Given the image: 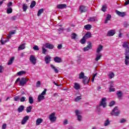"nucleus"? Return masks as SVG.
Masks as SVG:
<instances>
[{
    "mask_svg": "<svg viewBox=\"0 0 129 129\" xmlns=\"http://www.w3.org/2000/svg\"><path fill=\"white\" fill-rule=\"evenodd\" d=\"M46 52H47V49H45V47H44V46H43L42 47V54H44V55H46Z\"/></svg>",
    "mask_w": 129,
    "mask_h": 129,
    "instance_id": "obj_46",
    "label": "nucleus"
},
{
    "mask_svg": "<svg viewBox=\"0 0 129 129\" xmlns=\"http://www.w3.org/2000/svg\"><path fill=\"white\" fill-rule=\"evenodd\" d=\"M86 42V39H85L84 36H83V37L82 38V39L80 41V43H81V44L84 45V44Z\"/></svg>",
    "mask_w": 129,
    "mask_h": 129,
    "instance_id": "obj_44",
    "label": "nucleus"
},
{
    "mask_svg": "<svg viewBox=\"0 0 129 129\" xmlns=\"http://www.w3.org/2000/svg\"><path fill=\"white\" fill-rule=\"evenodd\" d=\"M110 19H111V15L107 14L106 20H105V24H107L108 21H110Z\"/></svg>",
    "mask_w": 129,
    "mask_h": 129,
    "instance_id": "obj_21",
    "label": "nucleus"
},
{
    "mask_svg": "<svg viewBox=\"0 0 129 129\" xmlns=\"http://www.w3.org/2000/svg\"><path fill=\"white\" fill-rule=\"evenodd\" d=\"M116 95L118 96V99H121V97H122V91H117Z\"/></svg>",
    "mask_w": 129,
    "mask_h": 129,
    "instance_id": "obj_19",
    "label": "nucleus"
},
{
    "mask_svg": "<svg viewBox=\"0 0 129 129\" xmlns=\"http://www.w3.org/2000/svg\"><path fill=\"white\" fill-rule=\"evenodd\" d=\"M17 19V16H13L11 18V21H16Z\"/></svg>",
    "mask_w": 129,
    "mask_h": 129,
    "instance_id": "obj_59",
    "label": "nucleus"
},
{
    "mask_svg": "<svg viewBox=\"0 0 129 129\" xmlns=\"http://www.w3.org/2000/svg\"><path fill=\"white\" fill-rule=\"evenodd\" d=\"M109 84H110L109 87H114V84L113 82H110Z\"/></svg>",
    "mask_w": 129,
    "mask_h": 129,
    "instance_id": "obj_55",
    "label": "nucleus"
},
{
    "mask_svg": "<svg viewBox=\"0 0 129 129\" xmlns=\"http://www.w3.org/2000/svg\"><path fill=\"white\" fill-rule=\"evenodd\" d=\"M115 12H116V14L118 16H119V17H121L122 18H123V17L126 15V13L125 12H120L117 10H116Z\"/></svg>",
    "mask_w": 129,
    "mask_h": 129,
    "instance_id": "obj_8",
    "label": "nucleus"
},
{
    "mask_svg": "<svg viewBox=\"0 0 129 129\" xmlns=\"http://www.w3.org/2000/svg\"><path fill=\"white\" fill-rule=\"evenodd\" d=\"M85 76H84V73L81 72L79 75V79H82Z\"/></svg>",
    "mask_w": 129,
    "mask_h": 129,
    "instance_id": "obj_43",
    "label": "nucleus"
},
{
    "mask_svg": "<svg viewBox=\"0 0 129 129\" xmlns=\"http://www.w3.org/2000/svg\"><path fill=\"white\" fill-rule=\"evenodd\" d=\"M25 74H26V72L24 71H21L17 73L18 76H22V75H25Z\"/></svg>",
    "mask_w": 129,
    "mask_h": 129,
    "instance_id": "obj_32",
    "label": "nucleus"
},
{
    "mask_svg": "<svg viewBox=\"0 0 129 129\" xmlns=\"http://www.w3.org/2000/svg\"><path fill=\"white\" fill-rule=\"evenodd\" d=\"M46 91H47V89H44V91L41 93V94H40L41 95H45V94H46Z\"/></svg>",
    "mask_w": 129,
    "mask_h": 129,
    "instance_id": "obj_58",
    "label": "nucleus"
},
{
    "mask_svg": "<svg viewBox=\"0 0 129 129\" xmlns=\"http://www.w3.org/2000/svg\"><path fill=\"white\" fill-rule=\"evenodd\" d=\"M12 38V35L11 34L7 36V39L5 41H3V39H1V44L2 45H5L7 42H9L10 39Z\"/></svg>",
    "mask_w": 129,
    "mask_h": 129,
    "instance_id": "obj_10",
    "label": "nucleus"
},
{
    "mask_svg": "<svg viewBox=\"0 0 129 129\" xmlns=\"http://www.w3.org/2000/svg\"><path fill=\"white\" fill-rule=\"evenodd\" d=\"M35 6H36V2L35 1H32L30 6V9H33V8H34L35 7Z\"/></svg>",
    "mask_w": 129,
    "mask_h": 129,
    "instance_id": "obj_39",
    "label": "nucleus"
},
{
    "mask_svg": "<svg viewBox=\"0 0 129 129\" xmlns=\"http://www.w3.org/2000/svg\"><path fill=\"white\" fill-rule=\"evenodd\" d=\"M102 12H105V11H106V6L104 5L102 6Z\"/></svg>",
    "mask_w": 129,
    "mask_h": 129,
    "instance_id": "obj_49",
    "label": "nucleus"
},
{
    "mask_svg": "<svg viewBox=\"0 0 129 129\" xmlns=\"http://www.w3.org/2000/svg\"><path fill=\"white\" fill-rule=\"evenodd\" d=\"M76 114L77 116V119L79 121H81L82 120V116L80 115V113H79V111L78 110H76Z\"/></svg>",
    "mask_w": 129,
    "mask_h": 129,
    "instance_id": "obj_6",
    "label": "nucleus"
},
{
    "mask_svg": "<svg viewBox=\"0 0 129 129\" xmlns=\"http://www.w3.org/2000/svg\"><path fill=\"white\" fill-rule=\"evenodd\" d=\"M33 49L35 50V51H39V47L37 45H35L33 47Z\"/></svg>",
    "mask_w": 129,
    "mask_h": 129,
    "instance_id": "obj_51",
    "label": "nucleus"
},
{
    "mask_svg": "<svg viewBox=\"0 0 129 129\" xmlns=\"http://www.w3.org/2000/svg\"><path fill=\"white\" fill-rule=\"evenodd\" d=\"M75 85L74 86V88H75V89H76V90H78V89H80V85L77 83H75Z\"/></svg>",
    "mask_w": 129,
    "mask_h": 129,
    "instance_id": "obj_23",
    "label": "nucleus"
},
{
    "mask_svg": "<svg viewBox=\"0 0 129 129\" xmlns=\"http://www.w3.org/2000/svg\"><path fill=\"white\" fill-rule=\"evenodd\" d=\"M22 9L23 10V12H26V11H27V10L28 9V6H27V4H23L22 6Z\"/></svg>",
    "mask_w": 129,
    "mask_h": 129,
    "instance_id": "obj_37",
    "label": "nucleus"
},
{
    "mask_svg": "<svg viewBox=\"0 0 129 129\" xmlns=\"http://www.w3.org/2000/svg\"><path fill=\"white\" fill-rule=\"evenodd\" d=\"M129 26V24L127 22H124V28H127Z\"/></svg>",
    "mask_w": 129,
    "mask_h": 129,
    "instance_id": "obj_54",
    "label": "nucleus"
},
{
    "mask_svg": "<svg viewBox=\"0 0 129 129\" xmlns=\"http://www.w3.org/2000/svg\"><path fill=\"white\" fill-rule=\"evenodd\" d=\"M84 37L86 39H89V38H91V33H90V32H87Z\"/></svg>",
    "mask_w": 129,
    "mask_h": 129,
    "instance_id": "obj_20",
    "label": "nucleus"
},
{
    "mask_svg": "<svg viewBox=\"0 0 129 129\" xmlns=\"http://www.w3.org/2000/svg\"><path fill=\"white\" fill-rule=\"evenodd\" d=\"M9 34H10V35H15V34H16V30H14V31H10V32H9Z\"/></svg>",
    "mask_w": 129,
    "mask_h": 129,
    "instance_id": "obj_61",
    "label": "nucleus"
},
{
    "mask_svg": "<svg viewBox=\"0 0 129 129\" xmlns=\"http://www.w3.org/2000/svg\"><path fill=\"white\" fill-rule=\"evenodd\" d=\"M108 77L110 79L113 78V77H114V73H113V72L110 73L108 75Z\"/></svg>",
    "mask_w": 129,
    "mask_h": 129,
    "instance_id": "obj_40",
    "label": "nucleus"
},
{
    "mask_svg": "<svg viewBox=\"0 0 129 129\" xmlns=\"http://www.w3.org/2000/svg\"><path fill=\"white\" fill-rule=\"evenodd\" d=\"M25 108V107L24 106L21 105L18 108V112H22L23 111L24 109Z\"/></svg>",
    "mask_w": 129,
    "mask_h": 129,
    "instance_id": "obj_31",
    "label": "nucleus"
},
{
    "mask_svg": "<svg viewBox=\"0 0 129 129\" xmlns=\"http://www.w3.org/2000/svg\"><path fill=\"white\" fill-rule=\"evenodd\" d=\"M28 119H29V116H25L21 122L22 124H25V123L27 122V121L28 120Z\"/></svg>",
    "mask_w": 129,
    "mask_h": 129,
    "instance_id": "obj_17",
    "label": "nucleus"
},
{
    "mask_svg": "<svg viewBox=\"0 0 129 129\" xmlns=\"http://www.w3.org/2000/svg\"><path fill=\"white\" fill-rule=\"evenodd\" d=\"M102 49H103V46L101 45H100L97 49V53L99 54L100 51H102Z\"/></svg>",
    "mask_w": 129,
    "mask_h": 129,
    "instance_id": "obj_26",
    "label": "nucleus"
},
{
    "mask_svg": "<svg viewBox=\"0 0 129 129\" xmlns=\"http://www.w3.org/2000/svg\"><path fill=\"white\" fill-rule=\"evenodd\" d=\"M45 47L48 49H53L54 48V45L50 43L45 44Z\"/></svg>",
    "mask_w": 129,
    "mask_h": 129,
    "instance_id": "obj_22",
    "label": "nucleus"
},
{
    "mask_svg": "<svg viewBox=\"0 0 129 129\" xmlns=\"http://www.w3.org/2000/svg\"><path fill=\"white\" fill-rule=\"evenodd\" d=\"M38 102H40L41 100H43V99H45V96L42 95H39L38 97Z\"/></svg>",
    "mask_w": 129,
    "mask_h": 129,
    "instance_id": "obj_27",
    "label": "nucleus"
},
{
    "mask_svg": "<svg viewBox=\"0 0 129 129\" xmlns=\"http://www.w3.org/2000/svg\"><path fill=\"white\" fill-rule=\"evenodd\" d=\"M54 61L56 63H61V62H62V58L58 56H56L54 58Z\"/></svg>",
    "mask_w": 129,
    "mask_h": 129,
    "instance_id": "obj_16",
    "label": "nucleus"
},
{
    "mask_svg": "<svg viewBox=\"0 0 129 129\" xmlns=\"http://www.w3.org/2000/svg\"><path fill=\"white\" fill-rule=\"evenodd\" d=\"M99 106H103L104 108L106 106V98H103L101 99Z\"/></svg>",
    "mask_w": 129,
    "mask_h": 129,
    "instance_id": "obj_4",
    "label": "nucleus"
},
{
    "mask_svg": "<svg viewBox=\"0 0 129 129\" xmlns=\"http://www.w3.org/2000/svg\"><path fill=\"white\" fill-rule=\"evenodd\" d=\"M127 52H126V53L125 54V65H128V62H129V56H127Z\"/></svg>",
    "mask_w": 129,
    "mask_h": 129,
    "instance_id": "obj_18",
    "label": "nucleus"
},
{
    "mask_svg": "<svg viewBox=\"0 0 129 129\" xmlns=\"http://www.w3.org/2000/svg\"><path fill=\"white\" fill-rule=\"evenodd\" d=\"M14 100H15V101H18L20 100V97H19V96L15 97L14 98Z\"/></svg>",
    "mask_w": 129,
    "mask_h": 129,
    "instance_id": "obj_60",
    "label": "nucleus"
},
{
    "mask_svg": "<svg viewBox=\"0 0 129 129\" xmlns=\"http://www.w3.org/2000/svg\"><path fill=\"white\" fill-rule=\"evenodd\" d=\"M110 123V121H109V119H107L105 121V122L104 123V126H107V125H109Z\"/></svg>",
    "mask_w": 129,
    "mask_h": 129,
    "instance_id": "obj_33",
    "label": "nucleus"
},
{
    "mask_svg": "<svg viewBox=\"0 0 129 129\" xmlns=\"http://www.w3.org/2000/svg\"><path fill=\"white\" fill-rule=\"evenodd\" d=\"M119 112H120V111H119V110H118V108L116 106L112 110V112H111V115H115V116H118Z\"/></svg>",
    "mask_w": 129,
    "mask_h": 129,
    "instance_id": "obj_2",
    "label": "nucleus"
},
{
    "mask_svg": "<svg viewBox=\"0 0 129 129\" xmlns=\"http://www.w3.org/2000/svg\"><path fill=\"white\" fill-rule=\"evenodd\" d=\"M49 119L50 121H55L57 119V117L55 116V112L52 113L49 116Z\"/></svg>",
    "mask_w": 129,
    "mask_h": 129,
    "instance_id": "obj_5",
    "label": "nucleus"
},
{
    "mask_svg": "<svg viewBox=\"0 0 129 129\" xmlns=\"http://www.w3.org/2000/svg\"><path fill=\"white\" fill-rule=\"evenodd\" d=\"M20 81L19 82V85L20 86H24L27 84V82L29 81V79H26V78H22L21 79L20 78H18L16 81V83H18V82Z\"/></svg>",
    "mask_w": 129,
    "mask_h": 129,
    "instance_id": "obj_1",
    "label": "nucleus"
},
{
    "mask_svg": "<svg viewBox=\"0 0 129 129\" xmlns=\"http://www.w3.org/2000/svg\"><path fill=\"white\" fill-rule=\"evenodd\" d=\"M44 13V9H40L37 13V16L38 17H40L41 16V14H43Z\"/></svg>",
    "mask_w": 129,
    "mask_h": 129,
    "instance_id": "obj_34",
    "label": "nucleus"
},
{
    "mask_svg": "<svg viewBox=\"0 0 129 129\" xmlns=\"http://www.w3.org/2000/svg\"><path fill=\"white\" fill-rule=\"evenodd\" d=\"M122 47H123V48H127V49H128V43L124 42L122 44Z\"/></svg>",
    "mask_w": 129,
    "mask_h": 129,
    "instance_id": "obj_38",
    "label": "nucleus"
},
{
    "mask_svg": "<svg viewBox=\"0 0 129 129\" xmlns=\"http://www.w3.org/2000/svg\"><path fill=\"white\" fill-rule=\"evenodd\" d=\"M56 8L59 10H63V9L67 8V5L66 4H58L57 5Z\"/></svg>",
    "mask_w": 129,
    "mask_h": 129,
    "instance_id": "obj_11",
    "label": "nucleus"
},
{
    "mask_svg": "<svg viewBox=\"0 0 129 129\" xmlns=\"http://www.w3.org/2000/svg\"><path fill=\"white\" fill-rule=\"evenodd\" d=\"M88 45L87 46V47L84 48V52H86V51H88L90 49H91L92 45H91V42L90 41L88 42Z\"/></svg>",
    "mask_w": 129,
    "mask_h": 129,
    "instance_id": "obj_12",
    "label": "nucleus"
},
{
    "mask_svg": "<svg viewBox=\"0 0 129 129\" xmlns=\"http://www.w3.org/2000/svg\"><path fill=\"white\" fill-rule=\"evenodd\" d=\"M5 70L4 67L2 66H0V73H3L4 72V71Z\"/></svg>",
    "mask_w": 129,
    "mask_h": 129,
    "instance_id": "obj_48",
    "label": "nucleus"
},
{
    "mask_svg": "<svg viewBox=\"0 0 129 129\" xmlns=\"http://www.w3.org/2000/svg\"><path fill=\"white\" fill-rule=\"evenodd\" d=\"M109 90L110 92H114V91H115V89L113 87H109Z\"/></svg>",
    "mask_w": 129,
    "mask_h": 129,
    "instance_id": "obj_47",
    "label": "nucleus"
},
{
    "mask_svg": "<svg viewBox=\"0 0 129 129\" xmlns=\"http://www.w3.org/2000/svg\"><path fill=\"white\" fill-rule=\"evenodd\" d=\"M32 108H33V107L32 106H30L29 107H27L26 108V111L27 113L31 112V111L32 110Z\"/></svg>",
    "mask_w": 129,
    "mask_h": 129,
    "instance_id": "obj_41",
    "label": "nucleus"
},
{
    "mask_svg": "<svg viewBox=\"0 0 129 129\" xmlns=\"http://www.w3.org/2000/svg\"><path fill=\"white\" fill-rule=\"evenodd\" d=\"M96 58H95V61H96V62H97V61H98V60H100V58H101V57L102 56V55H101V53H98L96 54Z\"/></svg>",
    "mask_w": 129,
    "mask_h": 129,
    "instance_id": "obj_25",
    "label": "nucleus"
},
{
    "mask_svg": "<svg viewBox=\"0 0 129 129\" xmlns=\"http://www.w3.org/2000/svg\"><path fill=\"white\" fill-rule=\"evenodd\" d=\"M79 11L81 12V13H86V12H87V8L83 5H82L80 7Z\"/></svg>",
    "mask_w": 129,
    "mask_h": 129,
    "instance_id": "obj_7",
    "label": "nucleus"
},
{
    "mask_svg": "<svg viewBox=\"0 0 129 129\" xmlns=\"http://www.w3.org/2000/svg\"><path fill=\"white\" fill-rule=\"evenodd\" d=\"M14 60H15V57H12L8 62V65H12V64L13 63V62H14Z\"/></svg>",
    "mask_w": 129,
    "mask_h": 129,
    "instance_id": "obj_42",
    "label": "nucleus"
},
{
    "mask_svg": "<svg viewBox=\"0 0 129 129\" xmlns=\"http://www.w3.org/2000/svg\"><path fill=\"white\" fill-rule=\"evenodd\" d=\"M28 101H29V103H30V104H33V103H34V99L33 98V97H32V96L29 97Z\"/></svg>",
    "mask_w": 129,
    "mask_h": 129,
    "instance_id": "obj_29",
    "label": "nucleus"
},
{
    "mask_svg": "<svg viewBox=\"0 0 129 129\" xmlns=\"http://www.w3.org/2000/svg\"><path fill=\"white\" fill-rule=\"evenodd\" d=\"M42 122H43V119L39 118L36 120V125H39V124L42 123Z\"/></svg>",
    "mask_w": 129,
    "mask_h": 129,
    "instance_id": "obj_24",
    "label": "nucleus"
},
{
    "mask_svg": "<svg viewBox=\"0 0 129 129\" xmlns=\"http://www.w3.org/2000/svg\"><path fill=\"white\" fill-rule=\"evenodd\" d=\"M7 127V124L4 123L2 126V129H6Z\"/></svg>",
    "mask_w": 129,
    "mask_h": 129,
    "instance_id": "obj_62",
    "label": "nucleus"
},
{
    "mask_svg": "<svg viewBox=\"0 0 129 129\" xmlns=\"http://www.w3.org/2000/svg\"><path fill=\"white\" fill-rule=\"evenodd\" d=\"M13 13V9L11 8H9L7 9V14H12Z\"/></svg>",
    "mask_w": 129,
    "mask_h": 129,
    "instance_id": "obj_45",
    "label": "nucleus"
},
{
    "mask_svg": "<svg viewBox=\"0 0 129 129\" xmlns=\"http://www.w3.org/2000/svg\"><path fill=\"white\" fill-rule=\"evenodd\" d=\"M40 85H41V82H40V81H37L36 84V87H40Z\"/></svg>",
    "mask_w": 129,
    "mask_h": 129,
    "instance_id": "obj_52",
    "label": "nucleus"
},
{
    "mask_svg": "<svg viewBox=\"0 0 129 129\" xmlns=\"http://www.w3.org/2000/svg\"><path fill=\"white\" fill-rule=\"evenodd\" d=\"M29 60L33 65H36V63H37V58H36L35 56L33 55H30Z\"/></svg>",
    "mask_w": 129,
    "mask_h": 129,
    "instance_id": "obj_3",
    "label": "nucleus"
},
{
    "mask_svg": "<svg viewBox=\"0 0 129 129\" xmlns=\"http://www.w3.org/2000/svg\"><path fill=\"white\" fill-rule=\"evenodd\" d=\"M26 100V98L25 97H22L20 99L21 102H24Z\"/></svg>",
    "mask_w": 129,
    "mask_h": 129,
    "instance_id": "obj_53",
    "label": "nucleus"
},
{
    "mask_svg": "<svg viewBox=\"0 0 129 129\" xmlns=\"http://www.w3.org/2000/svg\"><path fill=\"white\" fill-rule=\"evenodd\" d=\"M77 37V34H76V33H73L72 34V36H71L72 39H73V40H76Z\"/></svg>",
    "mask_w": 129,
    "mask_h": 129,
    "instance_id": "obj_36",
    "label": "nucleus"
},
{
    "mask_svg": "<svg viewBox=\"0 0 129 129\" xmlns=\"http://www.w3.org/2000/svg\"><path fill=\"white\" fill-rule=\"evenodd\" d=\"M83 79V83L84 84H88L89 83V79L86 76H84V78H82Z\"/></svg>",
    "mask_w": 129,
    "mask_h": 129,
    "instance_id": "obj_13",
    "label": "nucleus"
},
{
    "mask_svg": "<svg viewBox=\"0 0 129 129\" xmlns=\"http://www.w3.org/2000/svg\"><path fill=\"white\" fill-rule=\"evenodd\" d=\"M88 21L89 22H98V19H97L96 17H91L89 18Z\"/></svg>",
    "mask_w": 129,
    "mask_h": 129,
    "instance_id": "obj_14",
    "label": "nucleus"
},
{
    "mask_svg": "<svg viewBox=\"0 0 129 129\" xmlns=\"http://www.w3.org/2000/svg\"><path fill=\"white\" fill-rule=\"evenodd\" d=\"M50 67H51L52 69H53L54 72L56 73H58L59 72V70L58 69H56V67L55 66H53V64H50Z\"/></svg>",
    "mask_w": 129,
    "mask_h": 129,
    "instance_id": "obj_35",
    "label": "nucleus"
},
{
    "mask_svg": "<svg viewBox=\"0 0 129 129\" xmlns=\"http://www.w3.org/2000/svg\"><path fill=\"white\" fill-rule=\"evenodd\" d=\"M115 103V102H114V101H112L110 103L109 106H113V105H114Z\"/></svg>",
    "mask_w": 129,
    "mask_h": 129,
    "instance_id": "obj_50",
    "label": "nucleus"
},
{
    "mask_svg": "<svg viewBox=\"0 0 129 129\" xmlns=\"http://www.w3.org/2000/svg\"><path fill=\"white\" fill-rule=\"evenodd\" d=\"M81 99V97L80 96H78L77 98L75 99V101H79Z\"/></svg>",
    "mask_w": 129,
    "mask_h": 129,
    "instance_id": "obj_57",
    "label": "nucleus"
},
{
    "mask_svg": "<svg viewBox=\"0 0 129 129\" xmlns=\"http://www.w3.org/2000/svg\"><path fill=\"white\" fill-rule=\"evenodd\" d=\"M45 61L46 64H49L50 63V61H51V56L49 55H46L45 57Z\"/></svg>",
    "mask_w": 129,
    "mask_h": 129,
    "instance_id": "obj_15",
    "label": "nucleus"
},
{
    "mask_svg": "<svg viewBox=\"0 0 129 129\" xmlns=\"http://www.w3.org/2000/svg\"><path fill=\"white\" fill-rule=\"evenodd\" d=\"M115 34V30H110L108 31L107 33V37H111L113 36Z\"/></svg>",
    "mask_w": 129,
    "mask_h": 129,
    "instance_id": "obj_9",
    "label": "nucleus"
},
{
    "mask_svg": "<svg viewBox=\"0 0 129 129\" xmlns=\"http://www.w3.org/2000/svg\"><path fill=\"white\" fill-rule=\"evenodd\" d=\"M84 28L85 30H87V31H90V30H91V25L90 24L86 25L84 26Z\"/></svg>",
    "mask_w": 129,
    "mask_h": 129,
    "instance_id": "obj_30",
    "label": "nucleus"
},
{
    "mask_svg": "<svg viewBox=\"0 0 129 129\" xmlns=\"http://www.w3.org/2000/svg\"><path fill=\"white\" fill-rule=\"evenodd\" d=\"M25 45H26V43L22 44L20 45L18 47V50L20 51L21 50H24V49L25 48Z\"/></svg>",
    "mask_w": 129,
    "mask_h": 129,
    "instance_id": "obj_28",
    "label": "nucleus"
},
{
    "mask_svg": "<svg viewBox=\"0 0 129 129\" xmlns=\"http://www.w3.org/2000/svg\"><path fill=\"white\" fill-rule=\"evenodd\" d=\"M125 121H126V120H125V119H123V118L121 119V120H120V123H124V122H125Z\"/></svg>",
    "mask_w": 129,
    "mask_h": 129,
    "instance_id": "obj_56",
    "label": "nucleus"
},
{
    "mask_svg": "<svg viewBox=\"0 0 129 129\" xmlns=\"http://www.w3.org/2000/svg\"><path fill=\"white\" fill-rule=\"evenodd\" d=\"M68 124V120H67V119H65L63 121V124L66 125V124Z\"/></svg>",
    "mask_w": 129,
    "mask_h": 129,
    "instance_id": "obj_63",
    "label": "nucleus"
},
{
    "mask_svg": "<svg viewBox=\"0 0 129 129\" xmlns=\"http://www.w3.org/2000/svg\"><path fill=\"white\" fill-rule=\"evenodd\" d=\"M62 44H58V45L57 46V48L60 50V49H62Z\"/></svg>",
    "mask_w": 129,
    "mask_h": 129,
    "instance_id": "obj_64",
    "label": "nucleus"
}]
</instances>
